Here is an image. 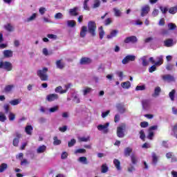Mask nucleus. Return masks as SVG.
<instances>
[{"label":"nucleus","instance_id":"48","mask_svg":"<svg viewBox=\"0 0 177 177\" xmlns=\"http://www.w3.org/2000/svg\"><path fill=\"white\" fill-rule=\"evenodd\" d=\"M177 12V6L174 7H171L169 9V13L171 15H175Z\"/></svg>","mask_w":177,"mask_h":177},{"label":"nucleus","instance_id":"47","mask_svg":"<svg viewBox=\"0 0 177 177\" xmlns=\"http://www.w3.org/2000/svg\"><path fill=\"white\" fill-rule=\"evenodd\" d=\"M176 93V91H175V89H173L169 93V96L171 99V100L174 101L175 100V93Z\"/></svg>","mask_w":177,"mask_h":177},{"label":"nucleus","instance_id":"45","mask_svg":"<svg viewBox=\"0 0 177 177\" xmlns=\"http://www.w3.org/2000/svg\"><path fill=\"white\" fill-rule=\"evenodd\" d=\"M86 153V149H78L75 151V154H85Z\"/></svg>","mask_w":177,"mask_h":177},{"label":"nucleus","instance_id":"56","mask_svg":"<svg viewBox=\"0 0 177 177\" xmlns=\"http://www.w3.org/2000/svg\"><path fill=\"white\" fill-rule=\"evenodd\" d=\"M54 17L57 20L60 19H63V14L62 12H58V13L55 15Z\"/></svg>","mask_w":177,"mask_h":177},{"label":"nucleus","instance_id":"16","mask_svg":"<svg viewBox=\"0 0 177 177\" xmlns=\"http://www.w3.org/2000/svg\"><path fill=\"white\" fill-rule=\"evenodd\" d=\"M80 63L82 65L91 64V63H92V59H91V58H88V57H82L80 59Z\"/></svg>","mask_w":177,"mask_h":177},{"label":"nucleus","instance_id":"6","mask_svg":"<svg viewBox=\"0 0 177 177\" xmlns=\"http://www.w3.org/2000/svg\"><path fill=\"white\" fill-rule=\"evenodd\" d=\"M109 125L110 123L106 122L105 124H100L97 127L98 131H101L103 133H107L109 132Z\"/></svg>","mask_w":177,"mask_h":177},{"label":"nucleus","instance_id":"31","mask_svg":"<svg viewBox=\"0 0 177 177\" xmlns=\"http://www.w3.org/2000/svg\"><path fill=\"white\" fill-rule=\"evenodd\" d=\"M67 27H70L71 28H74L77 25V23L74 20H68L66 21Z\"/></svg>","mask_w":177,"mask_h":177},{"label":"nucleus","instance_id":"15","mask_svg":"<svg viewBox=\"0 0 177 177\" xmlns=\"http://www.w3.org/2000/svg\"><path fill=\"white\" fill-rule=\"evenodd\" d=\"M57 68H59V70H63V68L65 67L66 64H64V62H63V60L62 59H59L57 60L55 62Z\"/></svg>","mask_w":177,"mask_h":177},{"label":"nucleus","instance_id":"24","mask_svg":"<svg viewBox=\"0 0 177 177\" xmlns=\"http://www.w3.org/2000/svg\"><path fill=\"white\" fill-rule=\"evenodd\" d=\"M55 92L56 93H60V95H63V93H66L67 90H63V87L62 86H59L55 89Z\"/></svg>","mask_w":177,"mask_h":177},{"label":"nucleus","instance_id":"2","mask_svg":"<svg viewBox=\"0 0 177 177\" xmlns=\"http://www.w3.org/2000/svg\"><path fill=\"white\" fill-rule=\"evenodd\" d=\"M88 31L93 37L96 35V23L93 21H90L88 23Z\"/></svg>","mask_w":177,"mask_h":177},{"label":"nucleus","instance_id":"7","mask_svg":"<svg viewBox=\"0 0 177 177\" xmlns=\"http://www.w3.org/2000/svg\"><path fill=\"white\" fill-rule=\"evenodd\" d=\"M149 12H150V6L145 5L141 8L140 16L142 17H145V16H147V15H149Z\"/></svg>","mask_w":177,"mask_h":177},{"label":"nucleus","instance_id":"23","mask_svg":"<svg viewBox=\"0 0 177 177\" xmlns=\"http://www.w3.org/2000/svg\"><path fill=\"white\" fill-rule=\"evenodd\" d=\"M113 12L115 17H121V16L122 15V12L118 8H113Z\"/></svg>","mask_w":177,"mask_h":177},{"label":"nucleus","instance_id":"18","mask_svg":"<svg viewBox=\"0 0 177 177\" xmlns=\"http://www.w3.org/2000/svg\"><path fill=\"white\" fill-rule=\"evenodd\" d=\"M142 62V67H147L149 66V61H147V56H143L139 59Z\"/></svg>","mask_w":177,"mask_h":177},{"label":"nucleus","instance_id":"64","mask_svg":"<svg viewBox=\"0 0 177 177\" xmlns=\"http://www.w3.org/2000/svg\"><path fill=\"white\" fill-rule=\"evenodd\" d=\"M156 64L151 66L149 68V73H153V71H156V70H157V68L156 67Z\"/></svg>","mask_w":177,"mask_h":177},{"label":"nucleus","instance_id":"9","mask_svg":"<svg viewBox=\"0 0 177 177\" xmlns=\"http://www.w3.org/2000/svg\"><path fill=\"white\" fill-rule=\"evenodd\" d=\"M59 100V95L56 93L49 94L46 97V100H47V102H55V100Z\"/></svg>","mask_w":177,"mask_h":177},{"label":"nucleus","instance_id":"35","mask_svg":"<svg viewBox=\"0 0 177 177\" xmlns=\"http://www.w3.org/2000/svg\"><path fill=\"white\" fill-rule=\"evenodd\" d=\"M121 86L124 89H129V88H131V82L129 81L122 82Z\"/></svg>","mask_w":177,"mask_h":177},{"label":"nucleus","instance_id":"58","mask_svg":"<svg viewBox=\"0 0 177 177\" xmlns=\"http://www.w3.org/2000/svg\"><path fill=\"white\" fill-rule=\"evenodd\" d=\"M88 2H89V0H84V10H89V7L88 6Z\"/></svg>","mask_w":177,"mask_h":177},{"label":"nucleus","instance_id":"51","mask_svg":"<svg viewBox=\"0 0 177 177\" xmlns=\"http://www.w3.org/2000/svg\"><path fill=\"white\" fill-rule=\"evenodd\" d=\"M16 118V115H15V113H13L12 112H9L8 114V119L10 121H15Z\"/></svg>","mask_w":177,"mask_h":177},{"label":"nucleus","instance_id":"42","mask_svg":"<svg viewBox=\"0 0 177 177\" xmlns=\"http://www.w3.org/2000/svg\"><path fill=\"white\" fill-rule=\"evenodd\" d=\"M14 88H15V85L13 84L7 85L4 88V91L5 92H10L12 91V89H13Z\"/></svg>","mask_w":177,"mask_h":177},{"label":"nucleus","instance_id":"10","mask_svg":"<svg viewBox=\"0 0 177 177\" xmlns=\"http://www.w3.org/2000/svg\"><path fill=\"white\" fill-rule=\"evenodd\" d=\"M124 131H125V126L118 127L117 128V136L118 138H124L125 136Z\"/></svg>","mask_w":177,"mask_h":177},{"label":"nucleus","instance_id":"27","mask_svg":"<svg viewBox=\"0 0 177 177\" xmlns=\"http://www.w3.org/2000/svg\"><path fill=\"white\" fill-rule=\"evenodd\" d=\"M165 46L169 48L174 46V40L172 39H168L164 41Z\"/></svg>","mask_w":177,"mask_h":177},{"label":"nucleus","instance_id":"38","mask_svg":"<svg viewBox=\"0 0 177 177\" xmlns=\"http://www.w3.org/2000/svg\"><path fill=\"white\" fill-rule=\"evenodd\" d=\"M131 162H132V164H133V165H136V164H138V158L136 156L135 154H132L131 156Z\"/></svg>","mask_w":177,"mask_h":177},{"label":"nucleus","instance_id":"25","mask_svg":"<svg viewBox=\"0 0 177 177\" xmlns=\"http://www.w3.org/2000/svg\"><path fill=\"white\" fill-rule=\"evenodd\" d=\"M164 57L162 55H160L156 57V60H158L156 62H155V66H161L162 63L164 62Z\"/></svg>","mask_w":177,"mask_h":177},{"label":"nucleus","instance_id":"61","mask_svg":"<svg viewBox=\"0 0 177 177\" xmlns=\"http://www.w3.org/2000/svg\"><path fill=\"white\" fill-rule=\"evenodd\" d=\"M160 10H161L162 13H163V15H165V13L168 12V8L167 7L160 6Z\"/></svg>","mask_w":177,"mask_h":177},{"label":"nucleus","instance_id":"37","mask_svg":"<svg viewBox=\"0 0 177 177\" xmlns=\"http://www.w3.org/2000/svg\"><path fill=\"white\" fill-rule=\"evenodd\" d=\"M37 19V13H33L30 17L26 19V21L30 23V21H34Z\"/></svg>","mask_w":177,"mask_h":177},{"label":"nucleus","instance_id":"59","mask_svg":"<svg viewBox=\"0 0 177 177\" xmlns=\"http://www.w3.org/2000/svg\"><path fill=\"white\" fill-rule=\"evenodd\" d=\"M116 75L118 77H120V81H122V78H124V73L122 71H117Z\"/></svg>","mask_w":177,"mask_h":177},{"label":"nucleus","instance_id":"29","mask_svg":"<svg viewBox=\"0 0 177 177\" xmlns=\"http://www.w3.org/2000/svg\"><path fill=\"white\" fill-rule=\"evenodd\" d=\"M10 104H11V106H17V104H20V103H21V99L18 98V99H15V100H12L9 102Z\"/></svg>","mask_w":177,"mask_h":177},{"label":"nucleus","instance_id":"14","mask_svg":"<svg viewBox=\"0 0 177 177\" xmlns=\"http://www.w3.org/2000/svg\"><path fill=\"white\" fill-rule=\"evenodd\" d=\"M82 92L84 96H86V95H89V93H92V92H93V88L91 87L85 86L82 90Z\"/></svg>","mask_w":177,"mask_h":177},{"label":"nucleus","instance_id":"13","mask_svg":"<svg viewBox=\"0 0 177 177\" xmlns=\"http://www.w3.org/2000/svg\"><path fill=\"white\" fill-rule=\"evenodd\" d=\"M141 103L143 110H149L150 109L151 102L149 100H143Z\"/></svg>","mask_w":177,"mask_h":177},{"label":"nucleus","instance_id":"8","mask_svg":"<svg viewBox=\"0 0 177 177\" xmlns=\"http://www.w3.org/2000/svg\"><path fill=\"white\" fill-rule=\"evenodd\" d=\"M124 44H136L138 42V37L136 36H130L126 37L124 40Z\"/></svg>","mask_w":177,"mask_h":177},{"label":"nucleus","instance_id":"36","mask_svg":"<svg viewBox=\"0 0 177 177\" xmlns=\"http://www.w3.org/2000/svg\"><path fill=\"white\" fill-rule=\"evenodd\" d=\"M100 0H93V3L92 5L93 9H97V8H100Z\"/></svg>","mask_w":177,"mask_h":177},{"label":"nucleus","instance_id":"30","mask_svg":"<svg viewBox=\"0 0 177 177\" xmlns=\"http://www.w3.org/2000/svg\"><path fill=\"white\" fill-rule=\"evenodd\" d=\"M113 164L118 171H121V162L118 159H114Z\"/></svg>","mask_w":177,"mask_h":177},{"label":"nucleus","instance_id":"11","mask_svg":"<svg viewBox=\"0 0 177 177\" xmlns=\"http://www.w3.org/2000/svg\"><path fill=\"white\" fill-rule=\"evenodd\" d=\"M163 81H167V82H175V77L172 75H164L162 76Z\"/></svg>","mask_w":177,"mask_h":177},{"label":"nucleus","instance_id":"12","mask_svg":"<svg viewBox=\"0 0 177 177\" xmlns=\"http://www.w3.org/2000/svg\"><path fill=\"white\" fill-rule=\"evenodd\" d=\"M116 109L120 114H124V113H127V109L125 108V105L124 104H117Z\"/></svg>","mask_w":177,"mask_h":177},{"label":"nucleus","instance_id":"20","mask_svg":"<svg viewBox=\"0 0 177 177\" xmlns=\"http://www.w3.org/2000/svg\"><path fill=\"white\" fill-rule=\"evenodd\" d=\"M118 34V30H113L111 31L110 35H108L106 36V38L108 39H111V38H114L115 37H117Z\"/></svg>","mask_w":177,"mask_h":177},{"label":"nucleus","instance_id":"34","mask_svg":"<svg viewBox=\"0 0 177 177\" xmlns=\"http://www.w3.org/2000/svg\"><path fill=\"white\" fill-rule=\"evenodd\" d=\"M77 161L79 162H81L82 164H84V165H87V164H88V159L85 156L80 157L77 159Z\"/></svg>","mask_w":177,"mask_h":177},{"label":"nucleus","instance_id":"21","mask_svg":"<svg viewBox=\"0 0 177 177\" xmlns=\"http://www.w3.org/2000/svg\"><path fill=\"white\" fill-rule=\"evenodd\" d=\"M160 93H161V88H160V86H157L155 88L154 93L152 94V97H158V96H160Z\"/></svg>","mask_w":177,"mask_h":177},{"label":"nucleus","instance_id":"22","mask_svg":"<svg viewBox=\"0 0 177 177\" xmlns=\"http://www.w3.org/2000/svg\"><path fill=\"white\" fill-rule=\"evenodd\" d=\"M151 156H152V164L153 165H157V162H158V156H157V154L154 152H153L151 153Z\"/></svg>","mask_w":177,"mask_h":177},{"label":"nucleus","instance_id":"43","mask_svg":"<svg viewBox=\"0 0 177 177\" xmlns=\"http://www.w3.org/2000/svg\"><path fill=\"white\" fill-rule=\"evenodd\" d=\"M8 169V164L3 163L0 165V174H2L6 169Z\"/></svg>","mask_w":177,"mask_h":177},{"label":"nucleus","instance_id":"17","mask_svg":"<svg viewBox=\"0 0 177 177\" xmlns=\"http://www.w3.org/2000/svg\"><path fill=\"white\" fill-rule=\"evenodd\" d=\"M3 57L8 59L9 57H13V51L11 50H5L3 52Z\"/></svg>","mask_w":177,"mask_h":177},{"label":"nucleus","instance_id":"4","mask_svg":"<svg viewBox=\"0 0 177 177\" xmlns=\"http://www.w3.org/2000/svg\"><path fill=\"white\" fill-rule=\"evenodd\" d=\"M14 136H15V138L12 141V145H13V146H15V147H18L19 143H20V139H21L23 136L21 135V133L16 131L14 133Z\"/></svg>","mask_w":177,"mask_h":177},{"label":"nucleus","instance_id":"50","mask_svg":"<svg viewBox=\"0 0 177 177\" xmlns=\"http://www.w3.org/2000/svg\"><path fill=\"white\" fill-rule=\"evenodd\" d=\"M49 113H56V111H59V106H55L48 109Z\"/></svg>","mask_w":177,"mask_h":177},{"label":"nucleus","instance_id":"5","mask_svg":"<svg viewBox=\"0 0 177 177\" xmlns=\"http://www.w3.org/2000/svg\"><path fill=\"white\" fill-rule=\"evenodd\" d=\"M136 59V56L129 55L122 60V64H128L129 62H135Z\"/></svg>","mask_w":177,"mask_h":177},{"label":"nucleus","instance_id":"54","mask_svg":"<svg viewBox=\"0 0 177 177\" xmlns=\"http://www.w3.org/2000/svg\"><path fill=\"white\" fill-rule=\"evenodd\" d=\"M148 136L147 138L149 139L150 140H153V138L154 137V132L150 131V130H148Z\"/></svg>","mask_w":177,"mask_h":177},{"label":"nucleus","instance_id":"40","mask_svg":"<svg viewBox=\"0 0 177 177\" xmlns=\"http://www.w3.org/2000/svg\"><path fill=\"white\" fill-rule=\"evenodd\" d=\"M131 153H132V149L131 147L125 148L124 156H126V157H129V156H131Z\"/></svg>","mask_w":177,"mask_h":177},{"label":"nucleus","instance_id":"26","mask_svg":"<svg viewBox=\"0 0 177 177\" xmlns=\"http://www.w3.org/2000/svg\"><path fill=\"white\" fill-rule=\"evenodd\" d=\"M45 151H46V145L39 146L37 149V154H41L42 153H45Z\"/></svg>","mask_w":177,"mask_h":177},{"label":"nucleus","instance_id":"1","mask_svg":"<svg viewBox=\"0 0 177 177\" xmlns=\"http://www.w3.org/2000/svg\"><path fill=\"white\" fill-rule=\"evenodd\" d=\"M37 74L41 81H48V68H43L37 71Z\"/></svg>","mask_w":177,"mask_h":177},{"label":"nucleus","instance_id":"19","mask_svg":"<svg viewBox=\"0 0 177 177\" xmlns=\"http://www.w3.org/2000/svg\"><path fill=\"white\" fill-rule=\"evenodd\" d=\"M68 13L70 16H77L78 15V7L69 9Z\"/></svg>","mask_w":177,"mask_h":177},{"label":"nucleus","instance_id":"41","mask_svg":"<svg viewBox=\"0 0 177 177\" xmlns=\"http://www.w3.org/2000/svg\"><path fill=\"white\" fill-rule=\"evenodd\" d=\"M99 35L100 39H103V37H104V30H103V26H100L99 28Z\"/></svg>","mask_w":177,"mask_h":177},{"label":"nucleus","instance_id":"52","mask_svg":"<svg viewBox=\"0 0 177 177\" xmlns=\"http://www.w3.org/2000/svg\"><path fill=\"white\" fill-rule=\"evenodd\" d=\"M7 120L6 115H5V113L3 112H0V121L1 122H5V121Z\"/></svg>","mask_w":177,"mask_h":177},{"label":"nucleus","instance_id":"33","mask_svg":"<svg viewBox=\"0 0 177 177\" xmlns=\"http://www.w3.org/2000/svg\"><path fill=\"white\" fill-rule=\"evenodd\" d=\"M25 132L27 135H32V126L28 125L25 127Z\"/></svg>","mask_w":177,"mask_h":177},{"label":"nucleus","instance_id":"3","mask_svg":"<svg viewBox=\"0 0 177 177\" xmlns=\"http://www.w3.org/2000/svg\"><path fill=\"white\" fill-rule=\"evenodd\" d=\"M0 68L6 70V71H12L13 65L9 62H0Z\"/></svg>","mask_w":177,"mask_h":177},{"label":"nucleus","instance_id":"53","mask_svg":"<svg viewBox=\"0 0 177 177\" xmlns=\"http://www.w3.org/2000/svg\"><path fill=\"white\" fill-rule=\"evenodd\" d=\"M146 138V134H145V131L141 130L140 131V139L141 140H143V142H145V139Z\"/></svg>","mask_w":177,"mask_h":177},{"label":"nucleus","instance_id":"62","mask_svg":"<svg viewBox=\"0 0 177 177\" xmlns=\"http://www.w3.org/2000/svg\"><path fill=\"white\" fill-rule=\"evenodd\" d=\"M145 89H146V86L145 85L137 86L136 88V91H145Z\"/></svg>","mask_w":177,"mask_h":177},{"label":"nucleus","instance_id":"32","mask_svg":"<svg viewBox=\"0 0 177 177\" xmlns=\"http://www.w3.org/2000/svg\"><path fill=\"white\" fill-rule=\"evenodd\" d=\"M107 172H109V166H107V164L104 163L101 166V173L107 174Z\"/></svg>","mask_w":177,"mask_h":177},{"label":"nucleus","instance_id":"49","mask_svg":"<svg viewBox=\"0 0 177 177\" xmlns=\"http://www.w3.org/2000/svg\"><path fill=\"white\" fill-rule=\"evenodd\" d=\"M53 145L54 146H59V145H61L62 144V141L59 139H57V137H54L53 138Z\"/></svg>","mask_w":177,"mask_h":177},{"label":"nucleus","instance_id":"63","mask_svg":"<svg viewBox=\"0 0 177 177\" xmlns=\"http://www.w3.org/2000/svg\"><path fill=\"white\" fill-rule=\"evenodd\" d=\"M45 12H46V8H45L44 7H41L39 9V12L41 15H45Z\"/></svg>","mask_w":177,"mask_h":177},{"label":"nucleus","instance_id":"57","mask_svg":"<svg viewBox=\"0 0 177 177\" xmlns=\"http://www.w3.org/2000/svg\"><path fill=\"white\" fill-rule=\"evenodd\" d=\"M76 142L77 141L75 140V139H72L71 141L68 142V147H73V146L75 145Z\"/></svg>","mask_w":177,"mask_h":177},{"label":"nucleus","instance_id":"28","mask_svg":"<svg viewBox=\"0 0 177 177\" xmlns=\"http://www.w3.org/2000/svg\"><path fill=\"white\" fill-rule=\"evenodd\" d=\"M88 31V28L86 26H82L80 31V37L81 38H85L86 35V32Z\"/></svg>","mask_w":177,"mask_h":177},{"label":"nucleus","instance_id":"55","mask_svg":"<svg viewBox=\"0 0 177 177\" xmlns=\"http://www.w3.org/2000/svg\"><path fill=\"white\" fill-rule=\"evenodd\" d=\"M10 107V105H9L8 104H5L3 105V109H4L6 114H8V113H9Z\"/></svg>","mask_w":177,"mask_h":177},{"label":"nucleus","instance_id":"44","mask_svg":"<svg viewBox=\"0 0 177 177\" xmlns=\"http://www.w3.org/2000/svg\"><path fill=\"white\" fill-rule=\"evenodd\" d=\"M73 97L75 103H81V100L80 99V96H78V95L73 94Z\"/></svg>","mask_w":177,"mask_h":177},{"label":"nucleus","instance_id":"60","mask_svg":"<svg viewBox=\"0 0 177 177\" xmlns=\"http://www.w3.org/2000/svg\"><path fill=\"white\" fill-rule=\"evenodd\" d=\"M28 164H30V162L28 161V160L24 158L21 161V165H28Z\"/></svg>","mask_w":177,"mask_h":177},{"label":"nucleus","instance_id":"46","mask_svg":"<svg viewBox=\"0 0 177 177\" xmlns=\"http://www.w3.org/2000/svg\"><path fill=\"white\" fill-rule=\"evenodd\" d=\"M167 27L170 30H176V28H177L176 25L174 23L168 24Z\"/></svg>","mask_w":177,"mask_h":177},{"label":"nucleus","instance_id":"39","mask_svg":"<svg viewBox=\"0 0 177 177\" xmlns=\"http://www.w3.org/2000/svg\"><path fill=\"white\" fill-rule=\"evenodd\" d=\"M4 28L6 30V31H8L9 32H12V31L15 30L13 26H12V25H10V24L5 25Z\"/></svg>","mask_w":177,"mask_h":177}]
</instances>
